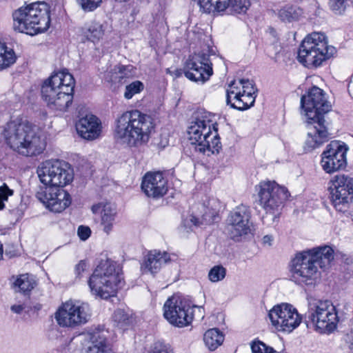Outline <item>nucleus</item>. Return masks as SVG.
I'll return each instance as SVG.
<instances>
[{"label":"nucleus","instance_id":"16","mask_svg":"<svg viewBox=\"0 0 353 353\" xmlns=\"http://www.w3.org/2000/svg\"><path fill=\"white\" fill-rule=\"evenodd\" d=\"M163 316L172 325L183 327L193 319L191 306L182 296L174 294L163 305Z\"/></svg>","mask_w":353,"mask_h":353},{"label":"nucleus","instance_id":"53","mask_svg":"<svg viewBox=\"0 0 353 353\" xmlns=\"http://www.w3.org/2000/svg\"><path fill=\"white\" fill-rule=\"evenodd\" d=\"M2 245H3L2 244H0V259H2L3 254V248Z\"/></svg>","mask_w":353,"mask_h":353},{"label":"nucleus","instance_id":"51","mask_svg":"<svg viewBox=\"0 0 353 353\" xmlns=\"http://www.w3.org/2000/svg\"><path fill=\"white\" fill-rule=\"evenodd\" d=\"M273 241H274V239L272 234L265 235L263 238V243H270Z\"/></svg>","mask_w":353,"mask_h":353},{"label":"nucleus","instance_id":"20","mask_svg":"<svg viewBox=\"0 0 353 353\" xmlns=\"http://www.w3.org/2000/svg\"><path fill=\"white\" fill-rule=\"evenodd\" d=\"M63 187L45 186L37 193V198L43 205L54 212H61L71 203L69 193Z\"/></svg>","mask_w":353,"mask_h":353},{"label":"nucleus","instance_id":"45","mask_svg":"<svg viewBox=\"0 0 353 353\" xmlns=\"http://www.w3.org/2000/svg\"><path fill=\"white\" fill-rule=\"evenodd\" d=\"M239 94H241V99L243 100V102L248 108H250L254 105L256 95L248 94L243 92Z\"/></svg>","mask_w":353,"mask_h":353},{"label":"nucleus","instance_id":"24","mask_svg":"<svg viewBox=\"0 0 353 353\" xmlns=\"http://www.w3.org/2000/svg\"><path fill=\"white\" fill-rule=\"evenodd\" d=\"M76 129L77 133L82 138L87 140H93L100 135L101 130V122L96 116L88 114L78 120L76 123Z\"/></svg>","mask_w":353,"mask_h":353},{"label":"nucleus","instance_id":"1","mask_svg":"<svg viewBox=\"0 0 353 353\" xmlns=\"http://www.w3.org/2000/svg\"><path fill=\"white\" fill-rule=\"evenodd\" d=\"M333 249L325 245L296 252L289 263L290 280L301 288H314L334 259Z\"/></svg>","mask_w":353,"mask_h":353},{"label":"nucleus","instance_id":"43","mask_svg":"<svg viewBox=\"0 0 353 353\" xmlns=\"http://www.w3.org/2000/svg\"><path fill=\"white\" fill-rule=\"evenodd\" d=\"M234 103H232L230 102V103L229 104L232 108L237 109L239 110H245L248 109L245 104L244 103L243 100L241 99V94L239 93L236 94V96H234Z\"/></svg>","mask_w":353,"mask_h":353},{"label":"nucleus","instance_id":"18","mask_svg":"<svg viewBox=\"0 0 353 353\" xmlns=\"http://www.w3.org/2000/svg\"><path fill=\"white\" fill-rule=\"evenodd\" d=\"M249 207L241 205L232 211L227 219L228 232L234 241H241L242 237L253 234V225L250 221Z\"/></svg>","mask_w":353,"mask_h":353},{"label":"nucleus","instance_id":"31","mask_svg":"<svg viewBox=\"0 0 353 353\" xmlns=\"http://www.w3.org/2000/svg\"><path fill=\"white\" fill-rule=\"evenodd\" d=\"M92 211L94 214L101 213L102 223L112 222L114 219L115 212L109 203H102L92 205Z\"/></svg>","mask_w":353,"mask_h":353},{"label":"nucleus","instance_id":"39","mask_svg":"<svg viewBox=\"0 0 353 353\" xmlns=\"http://www.w3.org/2000/svg\"><path fill=\"white\" fill-rule=\"evenodd\" d=\"M14 191L10 189L6 183L0 186V210L5 208V202L8 201V197L12 196Z\"/></svg>","mask_w":353,"mask_h":353},{"label":"nucleus","instance_id":"6","mask_svg":"<svg viewBox=\"0 0 353 353\" xmlns=\"http://www.w3.org/2000/svg\"><path fill=\"white\" fill-rule=\"evenodd\" d=\"M74 79L65 70L52 74L41 86V96L48 105L59 111H65L72 104Z\"/></svg>","mask_w":353,"mask_h":353},{"label":"nucleus","instance_id":"7","mask_svg":"<svg viewBox=\"0 0 353 353\" xmlns=\"http://www.w3.org/2000/svg\"><path fill=\"white\" fill-rule=\"evenodd\" d=\"M13 28L21 33L35 35L46 31L50 23V9L45 2L32 3L15 10Z\"/></svg>","mask_w":353,"mask_h":353},{"label":"nucleus","instance_id":"28","mask_svg":"<svg viewBox=\"0 0 353 353\" xmlns=\"http://www.w3.org/2000/svg\"><path fill=\"white\" fill-rule=\"evenodd\" d=\"M36 285L33 276L29 274H21L14 279L13 288L14 290L23 293L31 291Z\"/></svg>","mask_w":353,"mask_h":353},{"label":"nucleus","instance_id":"14","mask_svg":"<svg viewBox=\"0 0 353 353\" xmlns=\"http://www.w3.org/2000/svg\"><path fill=\"white\" fill-rule=\"evenodd\" d=\"M212 65L210 50L208 49L207 52L203 50L190 56L185 62L184 70L176 69L174 74L176 77H179L184 73L185 77L190 81L203 83L213 73Z\"/></svg>","mask_w":353,"mask_h":353},{"label":"nucleus","instance_id":"22","mask_svg":"<svg viewBox=\"0 0 353 353\" xmlns=\"http://www.w3.org/2000/svg\"><path fill=\"white\" fill-rule=\"evenodd\" d=\"M141 188L148 197L159 199L168 192V180L161 172H147L143 178Z\"/></svg>","mask_w":353,"mask_h":353},{"label":"nucleus","instance_id":"15","mask_svg":"<svg viewBox=\"0 0 353 353\" xmlns=\"http://www.w3.org/2000/svg\"><path fill=\"white\" fill-rule=\"evenodd\" d=\"M90 316V308L88 303L68 301L59 307L55 313V319L60 326L75 327L88 322Z\"/></svg>","mask_w":353,"mask_h":353},{"label":"nucleus","instance_id":"19","mask_svg":"<svg viewBox=\"0 0 353 353\" xmlns=\"http://www.w3.org/2000/svg\"><path fill=\"white\" fill-rule=\"evenodd\" d=\"M348 148L339 141H332L322 153L321 166L327 173L343 169L347 165L346 154Z\"/></svg>","mask_w":353,"mask_h":353},{"label":"nucleus","instance_id":"50","mask_svg":"<svg viewBox=\"0 0 353 353\" xmlns=\"http://www.w3.org/2000/svg\"><path fill=\"white\" fill-rule=\"evenodd\" d=\"M345 343L351 353H353V332L347 334L345 338Z\"/></svg>","mask_w":353,"mask_h":353},{"label":"nucleus","instance_id":"36","mask_svg":"<svg viewBox=\"0 0 353 353\" xmlns=\"http://www.w3.org/2000/svg\"><path fill=\"white\" fill-rule=\"evenodd\" d=\"M226 274V270L221 265L214 266L208 273V279L211 282L216 283L222 281Z\"/></svg>","mask_w":353,"mask_h":353},{"label":"nucleus","instance_id":"10","mask_svg":"<svg viewBox=\"0 0 353 353\" xmlns=\"http://www.w3.org/2000/svg\"><path fill=\"white\" fill-rule=\"evenodd\" d=\"M260 206L266 214L273 216V221L278 219L290 196L288 189L279 185L274 181H262L256 187Z\"/></svg>","mask_w":353,"mask_h":353},{"label":"nucleus","instance_id":"26","mask_svg":"<svg viewBox=\"0 0 353 353\" xmlns=\"http://www.w3.org/2000/svg\"><path fill=\"white\" fill-rule=\"evenodd\" d=\"M107 332H94L92 334L91 345L87 353H114L107 339Z\"/></svg>","mask_w":353,"mask_h":353},{"label":"nucleus","instance_id":"46","mask_svg":"<svg viewBox=\"0 0 353 353\" xmlns=\"http://www.w3.org/2000/svg\"><path fill=\"white\" fill-rule=\"evenodd\" d=\"M88 265L84 261H81L75 267L77 276L81 277L82 274L88 269Z\"/></svg>","mask_w":353,"mask_h":353},{"label":"nucleus","instance_id":"13","mask_svg":"<svg viewBox=\"0 0 353 353\" xmlns=\"http://www.w3.org/2000/svg\"><path fill=\"white\" fill-rule=\"evenodd\" d=\"M330 199L334 208L347 212L353 203V177L344 174L334 176L330 181Z\"/></svg>","mask_w":353,"mask_h":353},{"label":"nucleus","instance_id":"25","mask_svg":"<svg viewBox=\"0 0 353 353\" xmlns=\"http://www.w3.org/2000/svg\"><path fill=\"white\" fill-rule=\"evenodd\" d=\"M219 202L216 199L211 198L209 199L206 203H204V205L208 208V212H205L201 217V220L199 221L198 218L191 215L189 219L183 221V223L185 228H191L194 226H200L202 225H210L212 223L216 216V211L219 207Z\"/></svg>","mask_w":353,"mask_h":353},{"label":"nucleus","instance_id":"35","mask_svg":"<svg viewBox=\"0 0 353 353\" xmlns=\"http://www.w3.org/2000/svg\"><path fill=\"white\" fill-rule=\"evenodd\" d=\"M144 89L143 83L140 81H134L125 86L124 97L130 99L135 94L140 93Z\"/></svg>","mask_w":353,"mask_h":353},{"label":"nucleus","instance_id":"40","mask_svg":"<svg viewBox=\"0 0 353 353\" xmlns=\"http://www.w3.org/2000/svg\"><path fill=\"white\" fill-rule=\"evenodd\" d=\"M239 82L242 85V92L248 94L255 95L256 89L252 81H250L249 79H241Z\"/></svg>","mask_w":353,"mask_h":353},{"label":"nucleus","instance_id":"34","mask_svg":"<svg viewBox=\"0 0 353 353\" xmlns=\"http://www.w3.org/2000/svg\"><path fill=\"white\" fill-rule=\"evenodd\" d=\"M252 353H280L272 347L258 339L250 343Z\"/></svg>","mask_w":353,"mask_h":353},{"label":"nucleus","instance_id":"44","mask_svg":"<svg viewBox=\"0 0 353 353\" xmlns=\"http://www.w3.org/2000/svg\"><path fill=\"white\" fill-rule=\"evenodd\" d=\"M77 234L81 241H86L91 234V230L88 226L80 225Z\"/></svg>","mask_w":353,"mask_h":353},{"label":"nucleus","instance_id":"38","mask_svg":"<svg viewBox=\"0 0 353 353\" xmlns=\"http://www.w3.org/2000/svg\"><path fill=\"white\" fill-rule=\"evenodd\" d=\"M77 3L85 12H91L99 8L102 0H76Z\"/></svg>","mask_w":353,"mask_h":353},{"label":"nucleus","instance_id":"23","mask_svg":"<svg viewBox=\"0 0 353 353\" xmlns=\"http://www.w3.org/2000/svg\"><path fill=\"white\" fill-rule=\"evenodd\" d=\"M170 261V255L167 252L152 250L143 256L141 264V270L143 273L154 275L161 270L164 265Z\"/></svg>","mask_w":353,"mask_h":353},{"label":"nucleus","instance_id":"42","mask_svg":"<svg viewBox=\"0 0 353 353\" xmlns=\"http://www.w3.org/2000/svg\"><path fill=\"white\" fill-rule=\"evenodd\" d=\"M152 353H172V350L168 345L157 342L154 345Z\"/></svg>","mask_w":353,"mask_h":353},{"label":"nucleus","instance_id":"2","mask_svg":"<svg viewBox=\"0 0 353 353\" xmlns=\"http://www.w3.org/2000/svg\"><path fill=\"white\" fill-rule=\"evenodd\" d=\"M301 106L307 118V138L305 150L310 152L328 139L329 133L324 115L330 112L331 105L325 100L323 90L314 86L307 95L302 96Z\"/></svg>","mask_w":353,"mask_h":353},{"label":"nucleus","instance_id":"8","mask_svg":"<svg viewBox=\"0 0 353 353\" xmlns=\"http://www.w3.org/2000/svg\"><path fill=\"white\" fill-rule=\"evenodd\" d=\"M212 115L207 112H199L191 122L188 133L196 150L205 153H218L221 148L220 137L212 120Z\"/></svg>","mask_w":353,"mask_h":353},{"label":"nucleus","instance_id":"9","mask_svg":"<svg viewBox=\"0 0 353 353\" xmlns=\"http://www.w3.org/2000/svg\"><path fill=\"white\" fill-rule=\"evenodd\" d=\"M336 52L334 46L328 45L327 38L324 33L314 32L308 34L302 41L297 59L307 68H316L333 57Z\"/></svg>","mask_w":353,"mask_h":353},{"label":"nucleus","instance_id":"17","mask_svg":"<svg viewBox=\"0 0 353 353\" xmlns=\"http://www.w3.org/2000/svg\"><path fill=\"white\" fill-rule=\"evenodd\" d=\"M272 325L279 332H291L301 323L297 310L288 303L274 305L268 312Z\"/></svg>","mask_w":353,"mask_h":353},{"label":"nucleus","instance_id":"27","mask_svg":"<svg viewBox=\"0 0 353 353\" xmlns=\"http://www.w3.org/2000/svg\"><path fill=\"white\" fill-rule=\"evenodd\" d=\"M113 320L117 327L125 330L133 324L134 318L131 311L117 309L114 312Z\"/></svg>","mask_w":353,"mask_h":353},{"label":"nucleus","instance_id":"29","mask_svg":"<svg viewBox=\"0 0 353 353\" xmlns=\"http://www.w3.org/2000/svg\"><path fill=\"white\" fill-rule=\"evenodd\" d=\"M223 340L224 336L223 334L216 328L207 330L203 336V341L205 345L212 351L220 346Z\"/></svg>","mask_w":353,"mask_h":353},{"label":"nucleus","instance_id":"49","mask_svg":"<svg viewBox=\"0 0 353 353\" xmlns=\"http://www.w3.org/2000/svg\"><path fill=\"white\" fill-rule=\"evenodd\" d=\"M132 68V65H119L117 66V69H118L119 72L122 74V76L121 77V78H123V77L127 76L128 75V72H130Z\"/></svg>","mask_w":353,"mask_h":353},{"label":"nucleus","instance_id":"5","mask_svg":"<svg viewBox=\"0 0 353 353\" xmlns=\"http://www.w3.org/2000/svg\"><path fill=\"white\" fill-rule=\"evenodd\" d=\"M123 284L121 265L110 259L102 260L88 281L91 293L104 299L114 296Z\"/></svg>","mask_w":353,"mask_h":353},{"label":"nucleus","instance_id":"21","mask_svg":"<svg viewBox=\"0 0 353 353\" xmlns=\"http://www.w3.org/2000/svg\"><path fill=\"white\" fill-rule=\"evenodd\" d=\"M198 3L203 13L221 14L245 13L250 6L248 0H199Z\"/></svg>","mask_w":353,"mask_h":353},{"label":"nucleus","instance_id":"37","mask_svg":"<svg viewBox=\"0 0 353 353\" xmlns=\"http://www.w3.org/2000/svg\"><path fill=\"white\" fill-rule=\"evenodd\" d=\"M347 6V0H329V7L336 14H342Z\"/></svg>","mask_w":353,"mask_h":353},{"label":"nucleus","instance_id":"41","mask_svg":"<svg viewBox=\"0 0 353 353\" xmlns=\"http://www.w3.org/2000/svg\"><path fill=\"white\" fill-rule=\"evenodd\" d=\"M5 254L10 257L15 256L21 253V244H7Z\"/></svg>","mask_w":353,"mask_h":353},{"label":"nucleus","instance_id":"3","mask_svg":"<svg viewBox=\"0 0 353 353\" xmlns=\"http://www.w3.org/2000/svg\"><path fill=\"white\" fill-rule=\"evenodd\" d=\"M3 136L10 148L25 157L40 154L46 146L41 128L27 121L8 123Z\"/></svg>","mask_w":353,"mask_h":353},{"label":"nucleus","instance_id":"47","mask_svg":"<svg viewBox=\"0 0 353 353\" xmlns=\"http://www.w3.org/2000/svg\"><path fill=\"white\" fill-rule=\"evenodd\" d=\"M26 308V305L23 303H16L10 307V310L17 314H21L23 313Z\"/></svg>","mask_w":353,"mask_h":353},{"label":"nucleus","instance_id":"33","mask_svg":"<svg viewBox=\"0 0 353 353\" xmlns=\"http://www.w3.org/2000/svg\"><path fill=\"white\" fill-rule=\"evenodd\" d=\"M84 34L88 40L95 43L102 38L104 30L101 24L93 22L89 26Z\"/></svg>","mask_w":353,"mask_h":353},{"label":"nucleus","instance_id":"30","mask_svg":"<svg viewBox=\"0 0 353 353\" xmlns=\"http://www.w3.org/2000/svg\"><path fill=\"white\" fill-rule=\"evenodd\" d=\"M16 61L15 54L12 49H9L6 44L0 40V70H2Z\"/></svg>","mask_w":353,"mask_h":353},{"label":"nucleus","instance_id":"32","mask_svg":"<svg viewBox=\"0 0 353 353\" xmlns=\"http://www.w3.org/2000/svg\"><path fill=\"white\" fill-rule=\"evenodd\" d=\"M301 10L292 6H285L279 12V17L285 22H292L298 20L301 15Z\"/></svg>","mask_w":353,"mask_h":353},{"label":"nucleus","instance_id":"11","mask_svg":"<svg viewBox=\"0 0 353 353\" xmlns=\"http://www.w3.org/2000/svg\"><path fill=\"white\" fill-rule=\"evenodd\" d=\"M308 318L315 330L321 333L333 332L339 321L332 301L315 298L308 299Z\"/></svg>","mask_w":353,"mask_h":353},{"label":"nucleus","instance_id":"52","mask_svg":"<svg viewBox=\"0 0 353 353\" xmlns=\"http://www.w3.org/2000/svg\"><path fill=\"white\" fill-rule=\"evenodd\" d=\"M104 225V231L108 233L112 229V222L103 223Z\"/></svg>","mask_w":353,"mask_h":353},{"label":"nucleus","instance_id":"4","mask_svg":"<svg viewBox=\"0 0 353 353\" xmlns=\"http://www.w3.org/2000/svg\"><path fill=\"white\" fill-rule=\"evenodd\" d=\"M153 129L150 116L137 110L126 111L116 120L114 137L130 147L139 146L149 141Z\"/></svg>","mask_w":353,"mask_h":353},{"label":"nucleus","instance_id":"48","mask_svg":"<svg viewBox=\"0 0 353 353\" xmlns=\"http://www.w3.org/2000/svg\"><path fill=\"white\" fill-rule=\"evenodd\" d=\"M234 81H232L230 86L232 88V90H227V98H226V102L227 104L229 105L230 103V94H234L236 96V94L241 93L242 92L238 91V88L234 87Z\"/></svg>","mask_w":353,"mask_h":353},{"label":"nucleus","instance_id":"12","mask_svg":"<svg viewBox=\"0 0 353 353\" xmlns=\"http://www.w3.org/2000/svg\"><path fill=\"white\" fill-rule=\"evenodd\" d=\"M37 172L41 182L46 186L64 187L74 178L70 165L59 160L43 162L38 167Z\"/></svg>","mask_w":353,"mask_h":353}]
</instances>
